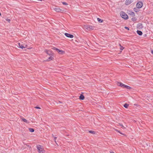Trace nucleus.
Listing matches in <instances>:
<instances>
[{"label": "nucleus", "mask_w": 153, "mask_h": 153, "mask_svg": "<svg viewBox=\"0 0 153 153\" xmlns=\"http://www.w3.org/2000/svg\"><path fill=\"white\" fill-rule=\"evenodd\" d=\"M49 51H48V52ZM54 55L53 53H49L48 52V61L51 60H53L54 59Z\"/></svg>", "instance_id": "f257e3e1"}, {"label": "nucleus", "mask_w": 153, "mask_h": 153, "mask_svg": "<svg viewBox=\"0 0 153 153\" xmlns=\"http://www.w3.org/2000/svg\"><path fill=\"white\" fill-rule=\"evenodd\" d=\"M37 148L39 153H43L45 151L43 147L41 146H37Z\"/></svg>", "instance_id": "f03ea898"}, {"label": "nucleus", "mask_w": 153, "mask_h": 153, "mask_svg": "<svg viewBox=\"0 0 153 153\" xmlns=\"http://www.w3.org/2000/svg\"><path fill=\"white\" fill-rule=\"evenodd\" d=\"M120 15L122 17L125 19H127L128 18V15L123 11L120 13Z\"/></svg>", "instance_id": "7ed1b4c3"}, {"label": "nucleus", "mask_w": 153, "mask_h": 153, "mask_svg": "<svg viewBox=\"0 0 153 153\" xmlns=\"http://www.w3.org/2000/svg\"><path fill=\"white\" fill-rule=\"evenodd\" d=\"M18 44L19 46V48L22 49H23L27 46V45L25 43L22 44L20 43H18Z\"/></svg>", "instance_id": "20e7f679"}, {"label": "nucleus", "mask_w": 153, "mask_h": 153, "mask_svg": "<svg viewBox=\"0 0 153 153\" xmlns=\"http://www.w3.org/2000/svg\"><path fill=\"white\" fill-rule=\"evenodd\" d=\"M53 49L56 50L58 53L59 54H63L65 53V51L62 50H59V49L56 48H53Z\"/></svg>", "instance_id": "39448f33"}, {"label": "nucleus", "mask_w": 153, "mask_h": 153, "mask_svg": "<svg viewBox=\"0 0 153 153\" xmlns=\"http://www.w3.org/2000/svg\"><path fill=\"white\" fill-rule=\"evenodd\" d=\"M143 5V3L142 2L140 1L138 2L136 5L137 7L138 8H141Z\"/></svg>", "instance_id": "423d86ee"}, {"label": "nucleus", "mask_w": 153, "mask_h": 153, "mask_svg": "<svg viewBox=\"0 0 153 153\" xmlns=\"http://www.w3.org/2000/svg\"><path fill=\"white\" fill-rule=\"evenodd\" d=\"M54 10L56 11L57 12H63V10L61 9H60V8L58 7H55L54 8Z\"/></svg>", "instance_id": "0eeeda50"}, {"label": "nucleus", "mask_w": 153, "mask_h": 153, "mask_svg": "<svg viewBox=\"0 0 153 153\" xmlns=\"http://www.w3.org/2000/svg\"><path fill=\"white\" fill-rule=\"evenodd\" d=\"M65 35L66 36L69 38H73L74 37V36L73 35H71V34L67 33H65Z\"/></svg>", "instance_id": "6e6552de"}, {"label": "nucleus", "mask_w": 153, "mask_h": 153, "mask_svg": "<svg viewBox=\"0 0 153 153\" xmlns=\"http://www.w3.org/2000/svg\"><path fill=\"white\" fill-rule=\"evenodd\" d=\"M133 1V0H126L125 4L126 5H128Z\"/></svg>", "instance_id": "1a4fd4ad"}, {"label": "nucleus", "mask_w": 153, "mask_h": 153, "mask_svg": "<svg viewBox=\"0 0 153 153\" xmlns=\"http://www.w3.org/2000/svg\"><path fill=\"white\" fill-rule=\"evenodd\" d=\"M117 85L122 87H124L125 85L121 82H118Z\"/></svg>", "instance_id": "9d476101"}, {"label": "nucleus", "mask_w": 153, "mask_h": 153, "mask_svg": "<svg viewBox=\"0 0 153 153\" xmlns=\"http://www.w3.org/2000/svg\"><path fill=\"white\" fill-rule=\"evenodd\" d=\"M128 14L131 16H135V13L134 12L132 11H129Z\"/></svg>", "instance_id": "9b49d317"}, {"label": "nucleus", "mask_w": 153, "mask_h": 153, "mask_svg": "<svg viewBox=\"0 0 153 153\" xmlns=\"http://www.w3.org/2000/svg\"><path fill=\"white\" fill-rule=\"evenodd\" d=\"M22 121H23V122H24L27 123H29L28 121V120H26V119H25L24 118H22Z\"/></svg>", "instance_id": "f8f14e48"}, {"label": "nucleus", "mask_w": 153, "mask_h": 153, "mask_svg": "<svg viewBox=\"0 0 153 153\" xmlns=\"http://www.w3.org/2000/svg\"><path fill=\"white\" fill-rule=\"evenodd\" d=\"M79 98L81 100H83L84 98V97L83 95L81 94L79 96Z\"/></svg>", "instance_id": "ddd939ff"}, {"label": "nucleus", "mask_w": 153, "mask_h": 153, "mask_svg": "<svg viewBox=\"0 0 153 153\" xmlns=\"http://www.w3.org/2000/svg\"><path fill=\"white\" fill-rule=\"evenodd\" d=\"M137 33L138 34H139V35H142V32L140 30H137Z\"/></svg>", "instance_id": "4468645a"}, {"label": "nucleus", "mask_w": 153, "mask_h": 153, "mask_svg": "<svg viewBox=\"0 0 153 153\" xmlns=\"http://www.w3.org/2000/svg\"><path fill=\"white\" fill-rule=\"evenodd\" d=\"M124 88H126L128 89H130L131 88L130 86L126 85H125Z\"/></svg>", "instance_id": "2eb2a0df"}, {"label": "nucleus", "mask_w": 153, "mask_h": 153, "mask_svg": "<svg viewBox=\"0 0 153 153\" xmlns=\"http://www.w3.org/2000/svg\"><path fill=\"white\" fill-rule=\"evenodd\" d=\"M89 25H85L84 26V27L87 29V30H89Z\"/></svg>", "instance_id": "dca6fc26"}, {"label": "nucleus", "mask_w": 153, "mask_h": 153, "mask_svg": "<svg viewBox=\"0 0 153 153\" xmlns=\"http://www.w3.org/2000/svg\"><path fill=\"white\" fill-rule=\"evenodd\" d=\"M29 130L30 132H33L34 131V129L32 128H29Z\"/></svg>", "instance_id": "f3484780"}, {"label": "nucleus", "mask_w": 153, "mask_h": 153, "mask_svg": "<svg viewBox=\"0 0 153 153\" xmlns=\"http://www.w3.org/2000/svg\"><path fill=\"white\" fill-rule=\"evenodd\" d=\"M119 125L122 126V128L123 129L125 128H126V127L124 126L121 123H119Z\"/></svg>", "instance_id": "a211bd4d"}, {"label": "nucleus", "mask_w": 153, "mask_h": 153, "mask_svg": "<svg viewBox=\"0 0 153 153\" xmlns=\"http://www.w3.org/2000/svg\"><path fill=\"white\" fill-rule=\"evenodd\" d=\"M97 19L98 22H103V21L101 19H100L99 18H98Z\"/></svg>", "instance_id": "6ab92c4d"}, {"label": "nucleus", "mask_w": 153, "mask_h": 153, "mask_svg": "<svg viewBox=\"0 0 153 153\" xmlns=\"http://www.w3.org/2000/svg\"><path fill=\"white\" fill-rule=\"evenodd\" d=\"M89 30H93L94 29V27L91 26H89Z\"/></svg>", "instance_id": "aec40b11"}, {"label": "nucleus", "mask_w": 153, "mask_h": 153, "mask_svg": "<svg viewBox=\"0 0 153 153\" xmlns=\"http://www.w3.org/2000/svg\"><path fill=\"white\" fill-rule=\"evenodd\" d=\"M128 106V105L127 104H125L124 105V107L126 108H127Z\"/></svg>", "instance_id": "412c9836"}, {"label": "nucleus", "mask_w": 153, "mask_h": 153, "mask_svg": "<svg viewBox=\"0 0 153 153\" xmlns=\"http://www.w3.org/2000/svg\"><path fill=\"white\" fill-rule=\"evenodd\" d=\"M119 45L120 46V49L121 50H122L123 49H124V48L120 44H119Z\"/></svg>", "instance_id": "4be33fe9"}, {"label": "nucleus", "mask_w": 153, "mask_h": 153, "mask_svg": "<svg viewBox=\"0 0 153 153\" xmlns=\"http://www.w3.org/2000/svg\"><path fill=\"white\" fill-rule=\"evenodd\" d=\"M89 132L91 133H92V134H95V132L94 131H89Z\"/></svg>", "instance_id": "5701e85b"}, {"label": "nucleus", "mask_w": 153, "mask_h": 153, "mask_svg": "<svg viewBox=\"0 0 153 153\" xmlns=\"http://www.w3.org/2000/svg\"><path fill=\"white\" fill-rule=\"evenodd\" d=\"M34 108L36 109H40L41 108L40 107H37V106H36L34 107Z\"/></svg>", "instance_id": "b1692460"}, {"label": "nucleus", "mask_w": 153, "mask_h": 153, "mask_svg": "<svg viewBox=\"0 0 153 153\" xmlns=\"http://www.w3.org/2000/svg\"><path fill=\"white\" fill-rule=\"evenodd\" d=\"M56 137H54V140L55 141V142L56 143ZM56 143V144L58 146V144Z\"/></svg>", "instance_id": "393cba45"}, {"label": "nucleus", "mask_w": 153, "mask_h": 153, "mask_svg": "<svg viewBox=\"0 0 153 153\" xmlns=\"http://www.w3.org/2000/svg\"><path fill=\"white\" fill-rule=\"evenodd\" d=\"M62 3L63 4H64V5H67L68 4L67 3L65 2H63Z\"/></svg>", "instance_id": "a878e982"}, {"label": "nucleus", "mask_w": 153, "mask_h": 153, "mask_svg": "<svg viewBox=\"0 0 153 153\" xmlns=\"http://www.w3.org/2000/svg\"><path fill=\"white\" fill-rule=\"evenodd\" d=\"M6 20L8 22H10V19H6Z\"/></svg>", "instance_id": "bb28decb"}, {"label": "nucleus", "mask_w": 153, "mask_h": 153, "mask_svg": "<svg viewBox=\"0 0 153 153\" xmlns=\"http://www.w3.org/2000/svg\"><path fill=\"white\" fill-rule=\"evenodd\" d=\"M125 28L126 29L128 30H129V28L128 27H125Z\"/></svg>", "instance_id": "cd10ccee"}, {"label": "nucleus", "mask_w": 153, "mask_h": 153, "mask_svg": "<svg viewBox=\"0 0 153 153\" xmlns=\"http://www.w3.org/2000/svg\"><path fill=\"white\" fill-rule=\"evenodd\" d=\"M116 131L118 132H119V133H120L121 134H123L122 133L120 132V131H118V130H117V129H116Z\"/></svg>", "instance_id": "c85d7f7f"}, {"label": "nucleus", "mask_w": 153, "mask_h": 153, "mask_svg": "<svg viewBox=\"0 0 153 153\" xmlns=\"http://www.w3.org/2000/svg\"><path fill=\"white\" fill-rule=\"evenodd\" d=\"M151 53L153 54V50H152L151 51Z\"/></svg>", "instance_id": "c756f323"}, {"label": "nucleus", "mask_w": 153, "mask_h": 153, "mask_svg": "<svg viewBox=\"0 0 153 153\" xmlns=\"http://www.w3.org/2000/svg\"><path fill=\"white\" fill-rule=\"evenodd\" d=\"M37 1H42V0H37Z\"/></svg>", "instance_id": "7c9ffc66"}, {"label": "nucleus", "mask_w": 153, "mask_h": 153, "mask_svg": "<svg viewBox=\"0 0 153 153\" xmlns=\"http://www.w3.org/2000/svg\"><path fill=\"white\" fill-rule=\"evenodd\" d=\"M135 9H136L134 8V11H136V12H137V11H135Z\"/></svg>", "instance_id": "2f4dec72"}, {"label": "nucleus", "mask_w": 153, "mask_h": 153, "mask_svg": "<svg viewBox=\"0 0 153 153\" xmlns=\"http://www.w3.org/2000/svg\"><path fill=\"white\" fill-rule=\"evenodd\" d=\"M111 153H114L113 152H111Z\"/></svg>", "instance_id": "473e14b6"}]
</instances>
